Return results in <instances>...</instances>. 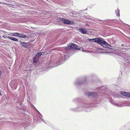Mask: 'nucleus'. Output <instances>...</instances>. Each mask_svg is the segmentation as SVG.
I'll list each match as a JSON object with an SVG mask.
<instances>
[{"label": "nucleus", "instance_id": "obj_1", "mask_svg": "<svg viewBox=\"0 0 130 130\" xmlns=\"http://www.w3.org/2000/svg\"><path fill=\"white\" fill-rule=\"evenodd\" d=\"M78 46L75 44L72 43L67 47H64V52L60 55L59 61L63 62L69 58V55L70 54L71 50L73 49L78 50H80V49L78 47Z\"/></svg>", "mask_w": 130, "mask_h": 130}, {"label": "nucleus", "instance_id": "obj_2", "mask_svg": "<svg viewBox=\"0 0 130 130\" xmlns=\"http://www.w3.org/2000/svg\"><path fill=\"white\" fill-rule=\"evenodd\" d=\"M96 43L103 46L104 47L110 46V45L102 38H97Z\"/></svg>", "mask_w": 130, "mask_h": 130}, {"label": "nucleus", "instance_id": "obj_3", "mask_svg": "<svg viewBox=\"0 0 130 130\" xmlns=\"http://www.w3.org/2000/svg\"><path fill=\"white\" fill-rule=\"evenodd\" d=\"M60 21H61L62 23L66 24H70L71 25L73 23V22H71L68 20L66 19L60 18Z\"/></svg>", "mask_w": 130, "mask_h": 130}, {"label": "nucleus", "instance_id": "obj_4", "mask_svg": "<svg viewBox=\"0 0 130 130\" xmlns=\"http://www.w3.org/2000/svg\"><path fill=\"white\" fill-rule=\"evenodd\" d=\"M97 93L95 92H87L86 94V95L88 96L96 97L97 96Z\"/></svg>", "mask_w": 130, "mask_h": 130}, {"label": "nucleus", "instance_id": "obj_5", "mask_svg": "<svg viewBox=\"0 0 130 130\" xmlns=\"http://www.w3.org/2000/svg\"><path fill=\"white\" fill-rule=\"evenodd\" d=\"M121 93L123 96H125L128 98L130 97V93L122 91L121 92Z\"/></svg>", "mask_w": 130, "mask_h": 130}, {"label": "nucleus", "instance_id": "obj_6", "mask_svg": "<svg viewBox=\"0 0 130 130\" xmlns=\"http://www.w3.org/2000/svg\"><path fill=\"white\" fill-rule=\"evenodd\" d=\"M80 80L79 79H77L75 82V84L76 85L82 84L85 83L86 80L85 79L83 82H80Z\"/></svg>", "mask_w": 130, "mask_h": 130}, {"label": "nucleus", "instance_id": "obj_7", "mask_svg": "<svg viewBox=\"0 0 130 130\" xmlns=\"http://www.w3.org/2000/svg\"><path fill=\"white\" fill-rule=\"evenodd\" d=\"M80 32L83 34H86L87 31L85 28H80L79 29Z\"/></svg>", "mask_w": 130, "mask_h": 130}, {"label": "nucleus", "instance_id": "obj_8", "mask_svg": "<svg viewBox=\"0 0 130 130\" xmlns=\"http://www.w3.org/2000/svg\"><path fill=\"white\" fill-rule=\"evenodd\" d=\"M125 61L126 63L130 62V56L128 55L125 58Z\"/></svg>", "mask_w": 130, "mask_h": 130}, {"label": "nucleus", "instance_id": "obj_9", "mask_svg": "<svg viewBox=\"0 0 130 130\" xmlns=\"http://www.w3.org/2000/svg\"><path fill=\"white\" fill-rule=\"evenodd\" d=\"M7 38H8L9 39L11 40H13L14 41L18 42V39H17L16 38H15L13 37H11L9 36H8L7 37Z\"/></svg>", "mask_w": 130, "mask_h": 130}, {"label": "nucleus", "instance_id": "obj_10", "mask_svg": "<svg viewBox=\"0 0 130 130\" xmlns=\"http://www.w3.org/2000/svg\"><path fill=\"white\" fill-rule=\"evenodd\" d=\"M21 44H22V46L24 47L25 48H27V47L28 45L27 43L25 42H22L21 43Z\"/></svg>", "mask_w": 130, "mask_h": 130}, {"label": "nucleus", "instance_id": "obj_11", "mask_svg": "<svg viewBox=\"0 0 130 130\" xmlns=\"http://www.w3.org/2000/svg\"><path fill=\"white\" fill-rule=\"evenodd\" d=\"M38 58L37 56H35L33 58V62L34 63H37L38 60Z\"/></svg>", "mask_w": 130, "mask_h": 130}, {"label": "nucleus", "instance_id": "obj_12", "mask_svg": "<svg viewBox=\"0 0 130 130\" xmlns=\"http://www.w3.org/2000/svg\"><path fill=\"white\" fill-rule=\"evenodd\" d=\"M19 37L21 38H26L27 37V36L24 35V34H20Z\"/></svg>", "mask_w": 130, "mask_h": 130}, {"label": "nucleus", "instance_id": "obj_13", "mask_svg": "<svg viewBox=\"0 0 130 130\" xmlns=\"http://www.w3.org/2000/svg\"><path fill=\"white\" fill-rule=\"evenodd\" d=\"M12 35L13 36L19 37L20 34L18 32L12 33Z\"/></svg>", "mask_w": 130, "mask_h": 130}, {"label": "nucleus", "instance_id": "obj_14", "mask_svg": "<svg viewBox=\"0 0 130 130\" xmlns=\"http://www.w3.org/2000/svg\"><path fill=\"white\" fill-rule=\"evenodd\" d=\"M42 55V53L41 52H39V53H38L36 56H37L38 58H39Z\"/></svg>", "mask_w": 130, "mask_h": 130}, {"label": "nucleus", "instance_id": "obj_15", "mask_svg": "<svg viewBox=\"0 0 130 130\" xmlns=\"http://www.w3.org/2000/svg\"><path fill=\"white\" fill-rule=\"evenodd\" d=\"M116 13L117 15L120 16L119 10V9H118L116 10Z\"/></svg>", "mask_w": 130, "mask_h": 130}, {"label": "nucleus", "instance_id": "obj_16", "mask_svg": "<svg viewBox=\"0 0 130 130\" xmlns=\"http://www.w3.org/2000/svg\"><path fill=\"white\" fill-rule=\"evenodd\" d=\"M97 38H94L93 39H91V41L92 42H94L96 43V40Z\"/></svg>", "mask_w": 130, "mask_h": 130}, {"label": "nucleus", "instance_id": "obj_17", "mask_svg": "<svg viewBox=\"0 0 130 130\" xmlns=\"http://www.w3.org/2000/svg\"><path fill=\"white\" fill-rule=\"evenodd\" d=\"M103 88L102 87H99L97 88L96 89V90H97L98 91V92H99L101 90H103Z\"/></svg>", "mask_w": 130, "mask_h": 130}, {"label": "nucleus", "instance_id": "obj_18", "mask_svg": "<svg viewBox=\"0 0 130 130\" xmlns=\"http://www.w3.org/2000/svg\"><path fill=\"white\" fill-rule=\"evenodd\" d=\"M80 105H81V107H83L84 108V107H85V106H84V103L82 104H80Z\"/></svg>", "mask_w": 130, "mask_h": 130}, {"label": "nucleus", "instance_id": "obj_19", "mask_svg": "<svg viewBox=\"0 0 130 130\" xmlns=\"http://www.w3.org/2000/svg\"><path fill=\"white\" fill-rule=\"evenodd\" d=\"M35 109H36V110L37 111V112H38V113H39V114H40V115H41V117H42V115L40 114V112L38 111V110H37L36 108H35Z\"/></svg>", "mask_w": 130, "mask_h": 130}, {"label": "nucleus", "instance_id": "obj_20", "mask_svg": "<svg viewBox=\"0 0 130 130\" xmlns=\"http://www.w3.org/2000/svg\"><path fill=\"white\" fill-rule=\"evenodd\" d=\"M115 105H116V106H120L118 104H115Z\"/></svg>", "mask_w": 130, "mask_h": 130}, {"label": "nucleus", "instance_id": "obj_21", "mask_svg": "<svg viewBox=\"0 0 130 130\" xmlns=\"http://www.w3.org/2000/svg\"><path fill=\"white\" fill-rule=\"evenodd\" d=\"M1 73H2L1 71H0V76H1Z\"/></svg>", "mask_w": 130, "mask_h": 130}, {"label": "nucleus", "instance_id": "obj_22", "mask_svg": "<svg viewBox=\"0 0 130 130\" xmlns=\"http://www.w3.org/2000/svg\"><path fill=\"white\" fill-rule=\"evenodd\" d=\"M91 39H88V41H91Z\"/></svg>", "mask_w": 130, "mask_h": 130}, {"label": "nucleus", "instance_id": "obj_23", "mask_svg": "<svg viewBox=\"0 0 130 130\" xmlns=\"http://www.w3.org/2000/svg\"><path fill=\"white\" fill-rule=\"evenodd\" d=\"M40 118L44 122V121L42 119V118H41V116H40Z\"/></svg>", "mask_w": 130, "mask_h": 130}, {"label": "nucleus", "instance_id": "obj_24", "mask_svg": "<svg viewBox=\"0 0 130 130\" xmlns=\"http://www.w3.org/2000/svg\"><path fill=\"white\" fill-rule=\"evenodd\" d=\"M121 46H124V45L123 44H122L121 45Z\"/></svg>", "mask_w": 130, "mask_h": 130}, {"label": "nucleus", "instance_id": "obj_25", "mask_svg": "<svg viewBox=\"0 0 130 130\" xmlns=\"http://www.w3.org/2000/svg\"><path fill=\"white\" fill-rule=\"evenodd\" d=\"M128 104L127 105V106H130V104Z\"/></svg>", "mask_w": 130, "mask_h": 130}]
</instances>
